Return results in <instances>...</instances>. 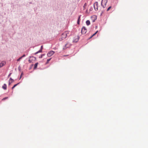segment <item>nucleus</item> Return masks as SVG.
I'll return each instance as SVG.
<instances>
[{"mask_svg":"<svg viewBox=\"0 0 148 148\" xmlns=\"http://www.w3.org/2000/svg\"><path fill=\"white\" fill-rule=\"evenodd\" d=\"M10 81H11V83L13 82H14V80L13 79H12L11 78H10Z\"/></svg>","mask_w":148,"mask_h":148,"instance_id":"17","label":"nucleus"},{"mask_svg":"<svg viewBox=\"0 0 148 148\" xmlns=\"http://www.w3.org/2000/svg\"><path fill=\"white\" fill-rule=\"evenodd\" d=\"M86 24L87 25H88L90 24V22L89 21L87 20L86 22Z\"/></svg>","mask_w":148,"mask_h":148,"instance_id":"11","label":"nucleus"},{"mask_svg":"<svg viewBox=\"0 0 148 148\" xmlns=\"http://www.w3.org/2000/svg\"><path fill=\"white\" fill-rule=\"evenodd\" d=\"M80 16H81V15L79 16L78 17V20H77V23L78 24H79V21H80Z\"/></svg>","mask_w":148,"mask_h":148,"instance_id":"10","label":"nucleus"},{"mask_svg":"<svg viewBox=\"0 0 148 148\" xmlns=\"http://www.w3.org/2000/svg\"><path fill=\"white\" fill-rule=\"evenodd\" d=\"M2 88L4 90H6L7 89V86L5 84H4L2 86Z\"/></svg>","mask_w":148,"mask_h":148,"instance_id":"9","label":"nucleus"},{"mask_svg":"<svg viewBox=\"0 0 148 148\" xmlns=\"http://www.w3.org/2000/svg\"><path fill=\"white\" fill-rule=\"evenodd\" d=\"M8 98V97H4V98H3L2 99V100H4L6 99H7Z\"/></svg>","mask_w":148,"mask_h":148,"instance_id":"20","label":"nucleus"},{"mask_svg":"<svg viewBox=\"0 0 148 148\" xmlns=\"http://www.w3.org/2000/svg\"><path fill=\"white\" fill-rule=\"evenodd\" d=\"M11 81H10V80H9V85H10L11 84Z\"/></svg>","mask_w":148,"mask_h":148,"instance_id":"22","label":"nucleus"},{"mask_svg":"<svg viewBox=\"0 0 148 148\" xmlns=\"http://www.w3.org/2000/svg\"><path fill=\"white\" fill-rule=\"evenodd\" d=\"M98 32V31H97L96 32L94 33V34H93L90 38H92L93 36H94Z\"/></svg>","mask_w":148,"mask_h":148,"instance_id":"13","label":"nucleus"},{"mask_svg":"<svg viewBox=\"0 0 148 148\" xmlns=\"http://www.w3.org/2000/svg\"><path fill=\"white\" fill-rule=\"evenodd\" d=\"M54 53V52L53 51H50L47 54L48 57H50Z\"/></svg>","mask_w":148,"mask_h":148,"instance_id":"5","label":"nucleus"},{"mask_svg":"<svg viewBox=\"0 0 148 148\" xmlns=\"http://www.w3.org/2000/svg\"><path fill=\"white\" fill-rule=\"evenodd\" d=\"M42 49H40V50H39L38 51V52H36L35 53V54H37L38 53H40V52H42Z\"/></svg>","mask_w":148,"mask_h":148,"instance_id":"14","label":"nucleus"},{"mask_svg":"<svg viewBox=\"0 0 148 148\" xmlns=\"http://www.w3.org/2000/svg\"><path fill=\"white\" fill-rule=\"evenodd\" d=\"M44 54H42L40 57H39V58H42L43 56H44Z\"/></svg>","mask_w":148,"mask_h":148,"instance_id":"21","label":"nucleus"},{"mask_svg":"<svg viewBox=\"0 0 148 148\" xmlns=\"http://www.w3.org/2000/svg\"><path fill=\"white\" fill-rule=\"evenodd\" d=\"M79 37L78 36H76L74 38L73 40V42H77L79 40Z\"/></svg>","mask_w":148,"mask_h":148,"instance_id":"6","label":"nucleus"},{"mask_svg":"<svg viewBox=\"0 0 148 148\" xmlns=\"http://www.w3.org/2000/svg\"><path fill=\"white\" fill-rule=\"evenodd\" d=\"M69 34V32L68 31L65 32L61 35V37L59 38V40L61 41L65 38Z\"/></svg>","mask_w":148,"mask_h":148,"instance_id":"1","label":"nucleus"},{"mask_svg":"<svg viewBox=\"0 0 148 148\" xmlns=\"http://www.w3.org/2000/svg\"><path fill=\"white\" fill-rule=\"evenodd\" d=\"M98 3L97 2H96L94 4V7L95 10L97 11L98 10Z\"/></svg>","mask_w":148,"mask_h":148,"instance_id":"4","label":"nucleus"},{"mask_svg":"<svg viewBox=\"0 0 148 148\" xmlns=\"http://www.w3.org/2000/svg\"><path fill=\"white\" fill-rule=\"evenodd\" d=\"M42 49H43V46H42L41 47V49H42Z\"/></svg>","mask_w":148,"mask_h":148,"instance_id":"24","label":"nucleus"},{"mask_svg":"<svg viewBox=\"0 0 148 148\" xmlns=\"http://www.w3.org/2000/svg\"><path fill=\"white\" fill-rule=\"evenodd\" d=\"M51 59V58H50L49 59H47V64L49 62L50 60Z\"/></svg>","mask_w":148,"mask_h":148,"instance_id":"18","label":"nucleus"},{"mask_svg":"<svg viewBox=\"0 0 148 148\" xmlns=\"http://www.w3.org/2000/svg\"><path fill=\"white\" fill-rule=\"evenodd\" d=\"M19 84V83H18L17 84H15L14 86L12 88V89H14V88L17 85Z\"/></svg>","mask_w":148,"mask_h":148,"instance_id":"15","label":"nucleus"},{"mask_svg":"<svg viewBox=\"0 0 148 148\" xmlns=\"http://www.w3.org/2000/svg\"><path fill=\"white\" fill-rule=\"evenodd\" d=\"M25 54H24L23 55V56H22L21 57H22V58L23 57H24L25 56Z\"/></svg>","mask_w":148,"mask_h":148,"instance_id":"23","label":"nucleus"},{"mask_svg":"<svg viewBox=\"0 0 148 148\" xmlns=\"http://www.w3.org/2000/svg\"><path fill=\"white\" fill-rule=\"evenodd\" d=\"M112 8V7L111 6H110L108 8V9H107V11H109Z\"/></svg>","mask_w":148,"mask_h":148,"instance_id":"16","label":"nucleus"},{"mask_svg":"<svg viewBox=\"0 0 148 148\" xmlns=\"http://www.w3.org/2000/svg\"><path fill=\"white\" fill-rule=\"evenodd\" d=\"M22 58V57H20L17 60V61H18L20 60Z\"/></svg>","mask_w":148,"mask_h":148,"instance_id":"19","label":"nucleus"},{"mask_svg":"<svg viewBox=\"0 0 148 148\" xmlns=\"http://www.w3.org/2000/svg\"><path fill=\"white\" fill-rule=\"evenodd\" d=\"M6 64V63L4 61H2L0 64V67H1L3 66H4Z\"/></svg>","mask_w":148,"mask_h":148,"instance_id":"8","label":"nucleus"},{"mask_svg":"<svg viewBox=\"0 0 148 148\" xmlns=\"http://www.w3.org/2000/svg\"><path fill=\"white\" fill-rule=\"evenodd\" d=\"M70 46V45L68 43H67L64 47L63 49H65L69 47Z\"/></svg>","mask_w":148,"mask_h":148,"instance_id":"7","label":"nucleus"},{"mask_svg":"<svg viewBox=\"0 0 148 148\" xmlns=\"http://www.w3.org/2000/svg\"><path fill=\"white\" fill-rule=\"evenodd\" d=\"M87 31V29L85 27H83L82 29L81 33L82 34H85L86 33Z\"/></svg>","mask_w":148,"mask_h":148,"instance_id":"3","label":"nucleus"},{"mask_svg":"<svg viewBox=\"0 0 148 148\" xmlns=\"http://www.w3.org/2000/svg\"><path fill=\"white\" fill-rule=\"evenodd\" d=\"M67 56V55H64V56Z\"/></svg>","mask_w":148,"mask_h":148,"instance_id":"27","label":"nucleus"},{"mask_svg":"<svg viewBox=\"0 0 148 148\" xmlns=\"http://www.w3.org/2000/svg\"><path fill=\"white\" fill-rule=\"evenodd\" d=\"M22 73L21 76H21H22Z\"/></svg>","mask_w":148,"mask_h":148,"instance_id":"28","label":"nucleus"},{"mask_svg":"<svg viewBox=\"0 0 148 148\" xmlns=\"http://www.w3.org/2000/svg\"><path fill=\"white\" fill-rule=\"evenodd\" d=\"M29 63H31V61L30 60H29Z\"/></svg>","mask_w":148,"mask_h":148,"instance_id":"25","label":"nucleus"},{"mask_svg":"<svg viewBox=\"0 0 148 148\" xmlns=\"http://www.w3.org/2000/svg\"><path fill=\"white\" fill-rule=\"evenodd\" d=\"M107 1V0H102L101 2V5L104 8H105L106 6V3Z\"/></svg>","mask_w":148,"mask_h":148,"instance_id":"2","label":"nucleus"},{"mask_svg":"<svg viewBox=\"0 0 148 148\" xmlns=\"http://www.w3.org/2000/svg\"><path fill=\"white\" fill-rule=\"evenodd\" d=\"M38 64V62L36 63L35 64L34 66V69H35L37 68Z\"/></svg>","mask_w":148,"mask_h":148,"instance_id":"12","label":"nucleus"},{"mask_svg":"<svg viewBox=\"0 0 148 148\" xmlns=\"http://www.w3.org/2000/svg\"><path fill=\"white\" fill-rule=\"evenodd\" d=\"M11 74V73H10L9 75H8V77H9L10 75Z\"/></svg>","mask_w":148,"mask_h":148,"instance_id":"26","label":"nucleus"}]
</instances>
